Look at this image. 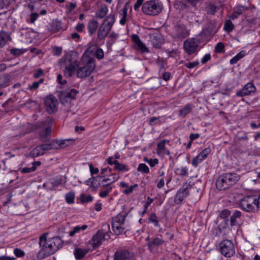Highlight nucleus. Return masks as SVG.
Here are the masks:
<instances>
[{
  "mask_svg": "<svg viewBox=\"0 0 260 260\" xmlns=\"http://www.w3.org/2000/svg\"><path fill=\"white\" fill-rule=\"evenodd\" d=\"M87 253V251L86 249H81L80 248H76L74 251V254L76 259H81L85 256Z\"/></svg>",
  "mask_w": 260,
  "mask_h": 260,
  "instance_id": "nucleus-35",
  "label": "nucleus"
},
{
  "mask_svg": "<svg viewBox=\"0 0 260 260\" xmlns=\"http://www.w3.org/2000/svg\"><path fill=\"white\" fill-rule=\"evenodd\" d=\"M192 107H193L191 104H186L179 111L178 116L179 117H185L187 114L191 112Z\"/></svg>",
  "mask_w": 260,
  "mask_h": 260,
  "instance_id": "nucleus-32",
  "label": "nucleus"
},
{
  "mask_svg": "<svg viewBox=\"0 0 260 260\" xmlns=\"http://www.w3.org/2000/svg\"><path fill=\"white\" fill-rule=\"evenodd\" d=\"M88 33L90 36H92L99 28V22L96 20H90L87 25Z\"/></svg>",
  "mask_w": 260,
  "mask_h": 260,
  "instance_id": "nucleus-28",
  "label": "nucleus"
},
{
  "mask_svg": "<svg viewBox=\"0 0 260 260\" xmlns=\"http://www.w3.org/2000/svg\"><path fill=\"white\" fill-rule=\"evenodd\" d=\"M41 11H40V13L39 14L40 15L44 16V15H46L47 14L48 12H50L49 8L45 4L41 5Z\"/></svg>",
  "mask_w": 260,
  "mask_h": 260,
  "instance_id": "nucleus-55",
  "label": "nucleus"
},
{
  "mask_svg": "<svg viewBox=\"0 0 260 260\" xmlns=\"http://www.w3.org/2000/svg\"><path fill=\"white\" fill-rule=\"evenodd\" d=\"M113 260H132V258L128 250H121L115 253Z\"/></svg>",
  "mask_w": 260,
  "mask_h": 260,
  "instance_id": "nucleus-24",
  "label": "nucleus"
},
{
  "mask_svg": "<svg viewBox=\"0 0 260 260\" xmlns=\"http://www.w3.org/2000/svg\"><path fill=\"white\" fill-rule=\"evenodd\" d=\"M60 66L63 68L64 75L67 77H71L75 74L79 66V61L76 55L67 53L60 59Z\"/></svg>",
  "mask_w": 260,
  "mask_h": 260,
  "instance_id": "nucleus-2",
  "label": "nucleus"
},
{
  "mask_svg": "<svg viewBox=\"0 0 260 260\" xmlns=\"http://www.w3.org/2000/svg\"><path fill=\"white\" fill-rule=\"evenodd\" d=\"M110 238L108 233L105 232L103 230H98L89 241V244L93 249H95L99 248L105 241L108 240Z\"/></svg>",
  "mask_w": 260,
  "mask_h": 260,
  "instance_id": "nucleus-10",
  "label": "nucleus"
},
{
  "mask_svg": "<svg viewBox=\"0 0 260 260\" xmlns=\"http://www.w3.org/2000/svg\"><path fill=\"white\" fill-rule=\"evenodd\" d=\"M114 170L121 172H127L129 170V168L123 163H120L118 161L114 165Z\"/></svg>",
  "mask_w": 260,
  "mask_h": 260,
  "instance_id": "nucleus-36",
  "label": "nucleus"
},
{
  "mask_svg": "<svg viewBox=\"0 0 260 260\" xmlns=\"http://www.w3.org/2000/svg\"><path fill=\"white\" fill-rule=\"evenodd\" d=\"M78 92V91L74 88L61 91L59 95L60 103L64 106L70 105L72 100L75 99Z\"/></svg>",
  "mask_w": 260,
  "mask_h": 260,
  "instance_id": "nucleus-14",
  "label": "nucleus"
},
{
  "mask_svg": "<svg viewBox=\"0 0 260 260\" xmlns=\"http://www.w3.org/2000/svg\"><path fill=\"white\" fill-rule=\"evenodd\" d=\"M46 111L49 114L55 113L57 110L58 101L53 95L47 96L44 100Z\"/></svg>",
  "mask_w": 260,
  "mask_h": 260,
  "instance_id": "nucleus-17",
  "label": "nucleus"
},
{
  "mask_svg": "<svg viewBox=\"0 0 260 260\" xmlns=\"http://www.w3.org/2000/svg\"><path fill=\"white\" fill-rule=\"evenodd\" d=\"M256 194H247L239 200V207L244 211L248 213L255 212L257 210Z\"/></svg>",
  "mask_w": 260,
  "mask_h": 260,
  "instance_id": "nucleus-7",
  "label": "nucleus"
},
{
  "mask_svg": "<svg viewBox=\"0 0 260 260\" xmlns=\"http://www.w3.org/2000/svg\"><path fill=\"white\" fill-rule=\"evenodd\" d=\"M93 197L91 195H81L80 197V201L82 203H89L92 202Z\"/></svg>",
  "mask_w": 260,
  "mask_h": 260,
  "instance_id": "nucleus-52",
  "label": "nucleus"
},
{
  "mask_svg": "<svg viewBox=\"0 0 260 260\" xmlns=\"http://www.w3.org/2000/svg\"><path fill=\"white\" fill-rule=\"evenodd\" d=\"M75 142V140L73 139H68L58 140V143L59 144L60 148H64L67 146H69Z\"/></svg>",
  "mask_w": 260,
  "mask_h": 260,
  "instance_id": "nucleus-42",
  "label": "nucleus"
},
{
  "mask_svg": "<svg viewBox=\"0 0 260 260\" xmlns=\"http://www.w3.org/2000/svg\"><path fill=\"white\" fill-rule=\"evenodd\" d=\"M103 187H105V189L104 190H101L99 193V196L100 197L104 198L107 197L109 193L112 191V187L110 186V183H108L107 184H103Z\"/></svg>",
  "mask_w": 260,
  "mask_h": 260,
  "instance_id": "nucleus-38",
  "label": "nucleus"
},
{
  "mask_svg": "<svg viewBox=\"0 0 260 260\" xmlns=\"http://www.w3.org/2000/svg\"><path fill=\"white\" fill-rule=\"evenodd\" d=\"M149 41L153 47L156 49H159L161 46V41L160 37L158 34H150Z\"/></svg>",
  "mask_w": 260,
  "mask_h": 260,
  "instance_id": "nucleus-29",
  "label": "nucleus"
},
{
  "mask_svg": "<svg viewBox=\"0 0 260 260\" xmlns=\"http://www.w3.org/2000/svg\"><path fill=\"white\" fill-rule=\"evenodd\" d=\"M10 36L9 34L6 31H2L0 32V49L3 48L10 41Z\"/></svg>",
  "mask_w": 260,
  "mask_h": 260,
  "instance_id": "nucleus-31",
  "label": "nucleus"
},
{
  "mask_svg": "<svg viewBox=\"0 0 260 260\" xmlns=\"http://www.w3.org/2000/svg\"><path fill=\"white\" fill-rule=\"evenodd\" d=\"M199 64V62L197 60L193 62H190L185 63L184 66L188 69H193L196 67L198 66Z\"/></svg>",
  "mask_w": 260,
  "mask_h": 260,
  "instance_id": "nucleus-58",
  "label": "nucleus"
},
{
  "mask_svg": "<svg viewBox=\"0 0 260 260\" xmlns=\"http://www.w3.org/2000/svg\"><path fill=\"white\" fill-rule=\"evenodd\" d=\"M219 251L224 257L230 258L235 253V247L233 241L227 239L222 240L219 244Z\"/></svg>",
  "mask_w": 260,
  "mask_h": 260,
  "instance_id": "nucleus-9",
  "label": "nucleus"
},
{
  "mask_svg": "<svg viewBox=\"0 0 260 260\" xmlns=\"http://www.w3.org/2000/svg\"><path fill=\"white\" fill-rule=\"evenodd\" d=\"M77 70V77L79 78H85L89 76L95 68L94 58L84 52L79 61V66Z\"/></svg>",
  "mask_w": 260,
  "mask_h": 260,
  "instance_id": "nucleus-1",
  "label": "nucleus"
},
{
  "mask_svg": "<svg viewBox=\"0 0 260 260\" xmlns=\"http://www.w3.org/2000/svg\"><path fill=\"white\" fill-rule=\"evenodd\" d=\"M240 176L235 172H228L220 175L216 180V186L220 190H225L235 185Z\"/></svg>",
  "mask_w": 260,
  "mask_h": 260,
  "instance_id": "nucleus-3",
  "label": "nucleus"
},
{
  "mask_svg": "<svg viewBox=\"0 0 260 260\" xmlns=\"http://www.w3.org/2000/svg\"><path fill=\"white\" fill-rule=\"evenodd\" d=\"M41 163L40 161H34L32 163V167H25L20 170L22 173H29L35 171L37 167L40 166Z\"/></svg>",
  "mask_w": 260,
  "mask_h": 260,
  "instance_id": "nucleus-33",
  "label": "nucleus"
},
{
  "mask_svg": "<svg viewBox=\"0 0 260 260\" xmlns=\"http://www.w3.org/2000/svg\"><path fill=\"white\" fill-rule=\"evenodd\" d=\"M87 227V225L86 224H84L82 226L77 225L74 227L73 230L69 232V236L70 237H73L76 234L80 233L81 231L85 230Z\"/></svg>",
  "mask_w": 260,
  "mask_h": 260,
  "instance_id": "nucleus-39",
  "label": "nucleus"
},
{
  "mask_svg": "<svg viewBox=\"0 0 260 260\" xmlns=\"http://www.w3.org/2000/svg\"><path fill=\"white\" fill-rule=\"evenodd\" d=\"M189 35V32L186 26L180 23H176L171 31V36L173 38L182 40Z\"/></svg>",
  "mask_w": 260,
  "mask_h": 260,
  "instance_id": "nucleus-12",
  "label": "nucleus"
},
{
  "mask_svg": "<svg viewBox=\"0 0 260 260\" xmlns=\"http://www.w3.org/2000/svg\"><path fill=\"white\" fill-rule=\"evenodd\" d=\"M119 178V174L117 173H113L109 175L108 178H105L103 179L102 181V183L103 182H107L108 181H110L109 183L112 184V183L117 181Z\"/></svg>",
  "mask_w": 260,
  "mask_h": 260,
  "instance_id": "nucleus-43",
  "label": "nucleus"
},
{
  "mask_svg": "<svg viewBox=\"0 0 260 260\" xmlns=\"http://www.w3.org/2000/svg\"><path fill=\"white\" fill-rule=\"evenodd\" d=\"M137 186H138V184H135L133 185H131L130 186H128L125 189H123L122 190V193L125 194H129L131 193H132L134 189L135 188L137 187Z\"/></svg>",
  "mask_w": 260,
  "mask_h": 260,
  "instance_id": "nucleus-54",
  "label": "nucleus"
},
{
  "mask_svg": "<svg viewBox=\"0 0 260 260\" xmlns=\"http://www.w3.org/2000/svg\"><path fill=\"white\" fill-rule=\"evenodd\" d=\"M50 150L60 149L58 140H53L50 143H48Z\"/></svg>",
  "mask_w": 260,
  "mask_h": 260,
  "instance_id": "nucleus-50",
  "label": "nucleus"
},
{
  "mask_svg": "<svg viewBox=\"0 0 260 260\" xmlns=\"http://www.w3.org/2000/svg\"><path fill=\"white\" fill-rule=\"evenodd\" d=\"M94 180H95L94 177H91V178H89L88 180H87V181H86V183L87 185L93 188L95 190L98 187L99 185H100V183L96 184L94 183Z\"/></svg>",
  "mask_w": 260,
  "mask_h": 260,
  "instance_id": "nucleus-51",
  "label": "nucleus"
},
{
  "mask_svg": "<svg viewBox=\"0 0 260 260\" xmlns=\"http://www.w3.org/2000/svg\"><path fill=\"white\" fill-rule=\"evenodd\" d=\"M217 10V6L213 3H208L206 4L205 10L209 15H214Z\"/></svg>",
  "mask_w": 260,
  "mask_h": 260,
  "instance_id": "nucleus-41",
  "label": "nucleus"
},
{
  "mask_svg": "<svg viewBox=\"0 0 260 260\" xmlns=\"http://www.w3.org/2000/svg\"><path fill=\"white\" fill-rule=\"evenodd\" d=\"M43 75H44L43 70L41 69H39L34 72L33 77L34 78L37 79Z\"/></svg>",
  "mask_w": 260,
  "mask_h": 260,
  "instance_id": "nucleus-62",
  "label": "nucleus"
},
{
  "mask_svg": "<svg viewBox=\"0 0 260 260\" xmlns=\"http://www.w3.org/2000/svg\"><path fill=\"white\" fill-rule=\"evenodd\" d=\"M176 174L181 177H186L188 175V168L187 167L182 166L176 169Z\"/></svg>",
  "mask_w": 260,
  "mask_h": 260,
  "instance_id": "nucleus-44",
  "label": "nucleus"
},
{
  "mask_svg": "<svg viewBox=\"0 0 260 260\" xmlns=\"http://www.w3.org/2000/svg\"><path fill=\"white\" fill-rule=\"evenodd\" d=\"M48 240L53 246V248L55 252L61 248L63 245V240L59 236L48 238Z\"/></svg>",
  "mask_w": 260,
  "mask_h": 260,
  "instance_id": "nucleus-26",
  "label": "nucleus"
},
{
  "mask_svg": "<svg viewBox=\"0 0 260 260\" xmlns=\"http://www.w3.org/2000/svg\"><path fill=\"white\" fill-rule=\"evenodd\" d=\"M148 223H152L155 227L159 228V220L155 213H151L148 219Z\"/></svg>",
  "mask_w": 260,
  "mask_h": 260,
  "instance_id": "nucleus-34",
  "label": "nucleus"
},
{
  "mask_svg": "<svg viewBox=\"0 0 260 260\" xmlns=\"http://www.w3.org/2000/svg\"><path fill=\"white\" fill-rule=\"evenodd\" d=\"M256 88L254 84L252 82L246 83L240 90L237 91L236 95L239 97H244L249 95L251 93L255 92Z\"/></svg>",
  "mask_w": 260,
  "mask_h": 260,
  "instance_id": "nucleus-19",
  "label": "nucleus"
},
{
  "mask_svg": "<svg viewBox=\"0 0 260 260\" xmlns=\"http://www.w3.org/2000/svg\"><path fill=\"white\" fill-rule=\"evenodd\" d=\"M192 187L189 185H185L177 191L174 197V201L175 204H181L185 198L188 197L190 194Z\"/></svg>",
  "mask_w": 260,
  "mask_h": 260,
  "instance_id": "nucleus-15",
  "label": "nucleus"
},
{
  "mask_svg": "<svg viewBox=\"0 0 260 260\" xmlns=\"http://www.w3.org/2000/svg\"><path fill=\"white\" fill-rule=\"evenodd\" d=\"M163 8V4L159 0H150L144 3L141 10L146 15L156 16L161 12Z\"/></svg>",
  "mask_w": 260,
  "mask_h": 260,
  "instance_id": "nucleus-6",
  "label": "nucleus"
},
{
  "mask_svg": "<svg viewBox=\"0 0 260 260\" xmlns=\"http://www.w3.org/2000/svg\"><path fill=\"white\" fill-rule=\"evenodd\" d=\"M137 171L142 174H148L150 172L148 167L144 163H141L139 165Z\"/></svg>",
  "mask_w": 260,
  "mask_h": 260,
  "instance_id": "nucleus-46",
  "label": "nucleus"
},
{
  "mask_svg": "<svg viewBox=\"0 0 260 260\" xmlns=\"http://www.w3.org/2000/svg\"><path fill=\"white\" fill-rule=\"evenodd\" d=\"M145 160L149 164L151 167H153L158 164V160L157 158H151L149 160L145 159Z\"/></svg>",
  "mask_w": 260,
  "mask_h": 260,
  "instance_id": "nucleus-61",
  "label": "nucleus"
},
{
  "mask_svg": "<svg viewBox=\"0 0 260 260\" xmlns=\"http://www.w3.org/2000/svg\"><path fill=\"white\" fill-rule=\"evenodd\" d=\"M199 47V42L194 38H190L186 40L183 44V48L185 51L188 54H193Z\"/></svg>",
  "mask_w": 260,
  "mask_h": 260,
  "instance_id": "nucleus-18",
  "label": "nucleus"
},
{
  "mask_svg": "<svg viewBox=\"0 0 260 260\" xmlns=\"http://www.w3.org/2000/svg\"><path fill=\"white\" fill-rule=\"evenodd\" d=\"M171 77H172V75H171V73L168 72H166L164 73L161 76L162 79L166 82L170 80V79H171Z\"/></svg>",
  "mask_w": 260,
  "mask_h": 260,
  "instance_id": "nucleus-63",
  "label": "nucleus"
},
{
  "mask_svg": "<svg viewBox=\"0 0 260 260\" xmlns=\"http://www.w3.org/2000/svg\"><path fill=\"white\" fill-rule=\"evenodd\" d=\"M76 4L73 3H70L68 5H67L66 8L67 10V12H71L76 8Z\"/></svg>",
  "mask_w": 260,
  "mask_h": 260,
  "instance_id": "nucleus-59",
  "label": "nucleus"
},
{
  "mask_svg": "<svg viewBox=\"0 0 260 260\" xmlns=\"http://www.w3.org/2000/svg\"><path fill=\"white\" fill-rule=\"evenodd\" d=\"M211 152L210 148H206L199 153L195 157L193 158L191 161V165L197 168L199 164L205 159Z\"/></svg>",
  "mask_w": 260,
  "mask_h": 260,
  "instance_id": "nucleus-20",
  "label": "nucleus"
},
{
  "mask_svg": "<svg viewBox=\"0 0 260 260\" xmlns=\"http://www.w3.org/2000/svg\"><path fill=\"white\" fill-rule=\"evenodd\" d=\"M85 25L83 23H78L75 26V30L79 32L83 31Z\"/></svg>",
  "mask_w": 260,
  "mask_h": 260,
  "instance_id": "nucleus-64",
  "label": "nucleus"
},
{
  "mask_svg": "<svg viewBox=\"0 0 260 260\" xmlns=\"http://www.w3.org/2000/svg\"><path fill=\"white\" fill-rule=\"evenodd\" d=\"M119 14L122 16V18L119 21V23L124 25L126 22V17L127 15V9L126 7H124L119 11Z\"/></svg>",
  "mask_w": 260,
  "mask_h": 260,
  "instance_id": "nucleus-40",
  "label": "nucleus"
},
{
  "mask_svg": "<svg viewBox=\"0 0 260 260\" xmlns=\"http://www.w3.org/2000/svg\"><path fill=\"white\" fill-rule=\"evenodd\" d=\"M66 201L68 204H73L75 202V194L74 192H70L65 196Z\"/></svg>",
  "mask_w": 260,
  "mask_h": 260,
  "instance_id": "nucleus-48",
  "label": "nucleus"
},
{
  "mask_svg": "<svg viewBox=\"0 0 260 260\" xmlns=\"http://www.w3.org/2000/svg\"><path fill=\"white\" fill-rule=\"evenodd\" d=\"M146 241H147V246L148 249L153 253H157L158 251V247L163 245L165 243L161 235L155 236L151 238L148 237Z\"/></svg>",
  "mask_w": 260,
  "mask_h": 260,
  "instance_id": "nucleus-13",
  "label": "nucleus"
},
{
  "mask_svg": "<svg viewBox=\"0 0 260 260\" xmlns=\"http://www.w3.org/2000/svg\"><path fill=\"white\" fill-rule=\"evenodd\" d=\"M31 32L26 30H20L17 31V37L18 40L23 43H30L32 41V38L31 36Z\"/></svg>",
  "mask_w": 260,
  "mask_h": 260,
  "instance_id": "nucleus-22",
  "label": "nucleus"
},
{
  "mask_svg": "<svg viewBox=\"0 0 260 260\" xmlns=\"http://www.w3.org/2000/svg\"><path fill=\"white\" fill-rule=\"evenodd\" d=\"M30 154L34 157H37L44 154L41 145L34 148L30 152Z\"/></svg>",
  "mask_w": 260,
  "mask_h": 260,
  "instance_id": "nucleus-45",
  "label": "nucleus"
},
{
  "mask_svg": "<svg viewBox=\"0 0 260 260\" xmlns=\"http://www.w3.org/2000/svg\"><path fill=\"white\" fill-rule=\"evenodd\" d=\"M166 142H169V141L165 139L157 143L156 149L157 154L158 155L162 157L164 156L165 155H167L168 156H169V158L170 159H172L173 157L171 156V153L170 151L168 149H167L165 146Z\"/></svg>",
  "mask_w": 260,
  "mask_h": 260,
  "instance_id": "nucleus-21",
  "label": "nucleus"
},
{
  "mask_svg": "<svg viewBox=\"0 0 260 260\" xmlns=\"http://www.w3.org/2000/svg\"><path fill=\"white\" fill-rule=\"evenodd\" d=\"M115 21L116 18L114 14H110L106 16L98 29L97 38L99 40L102 41L106 39L111 30Z\"/></svg>",
  "mask_w": 260,
  "mask_h": 260,
  "instance_id": "nucleus-4",
  "label": "nucleus"
},
{
  "mask_svg": "<svg viewBox=\"0 0 260 260\" xmlns=\"http://www.w3.org/2000/svg\"><path fill=\"white\" fill-rule=\"evenodd\" d=\"M108 12V8L106 5L102 6L95 13V16L98 19L105 18Z\"/></svg>",
  "mask_w": 260,
  "mask_h": 260,
  "instance_id": "nucleus-30",
  "label": "nucleus"
},
{
  "mask_svg": "<svg viewBox=\"0 0 260 260\" xmlns=\"http://www.w3.org/2000/svg\"><path fill=\"white\" fill-rule=\"evenodd\" d=\"M242 216V213L241 211H235L230 217V225L232 227L237 226L241 220Z\"/></svg>",
  "mask_w": 260,
  "mask_h": 260,
  "instance_id": "nucleus-27",
  "label": "nucleus"
},
{
  "mask_svg": "<svg viewBox=\"0 0 260 260\" xmlns=\"http://www.w3.org/2000/svg\"><path fill=\"white\" fill-rule=\"evenodd\" d=\"M62 29V23L60 21L53 19L48 25V30L52 34L60 31Z\"/></svg>",
  "mask_w": 260,
  "mask_h": 260,
  "instance_id": "nucleus-25",
  "label": "nucleus"
},
{
  "mask_svg": "<svg viewBox=\"0 0 260 260\" xmlns=\"http://www.w3.org/2000/svg\"><path fill=\"white\" fill-rule=\"evenodd\" d=\"M52 52L54 55L59 56L61 55L62 52V48L59 47H54L52 49Z\"/></svg>",
  "mask_w": 260,
  "mask_h": 260,
  "instance_id": "nucleus-60",
  "label": "nucleus"
},
{
  "mask_svg": "<svg viewBox=\"0 0 260 260\" xmlns=\"http://www.w3.org/2000/svg\"><path fill=\"white\" fill-rule=\"evenodd\" d=\"M234 28V25L230 20L225 21L224 24V29L225 31L230 33L232 32Z\"/></svg>",
  "mask_w": 260,
  "mask_h": 260,
  "instance_id": "nucleus-47",
  "label": "nucleus"
},
{
  "mask_svg": "<svg viewBox=\"0 0 260 260\" xmlns=\"http://www.w3.org/2000/svg\"><path fill=\"white\" fill-rule=\"evenodd\" d=\"M231 214V211L229 209H224L220 214V216L222 219L228 218Z\"/></svg>",
  "mask_w": 260,
  "mask_h": 260,
  "instance_id": "nucleus-57",
  "label": "nucleus"
},
{
  "mask_svg": "<svg viewBox=\"0 0 260 260\" xmlns=\"http://www.w3.org/2000/svg\"><path fill=\"white\" fill-rule=\"evenodd\" d=\"M86 52L93 53L95 57L99 60H101L104 57V52L102 48H98L96 45H91L86 49Z\"/></svg>",
  "mask_w": 260,
  "mask_h": 260,
  "instance_id": "nucleus-23",
  "label": "nucleus"
},
{
  "mask_svg": "<svg viewBox=\"0 0 260 260\" xmlns=\"http://www.w3.org/2000/svg\"><path fill=\"white\" fill-rule=\"evenodd\" d=\"M48 233H44L39 238V244L41 249L37 254V257L39 259H44L55 252L53 248V246L50 244L48 240Z\"/></svg>",
  "mask_w": 260,
  "mask_h": 260,
  "instance_id": "nucleus-5",
  "label": "nucleus"
},
{
  "mask_svg": "<svg viewBox=\"0 0 260 260\" xmlns=\"http://www.w3.org/2000/svg\"><path fill=\"white\" fill-rule=\"evenodd\" d=\"M224 49V45L222 42L218 43L215 47V52L217 53L222 52Z\"/></svg>",
  "mask_w": 260,
  "mask_h": 260,
  "instance_id": "nucleus-53",
  "label": "nucleus"
},
{
  "mask_svg": "<svg viewBox=\"0 0 260 260\" xmlns=\"http://www.w3.org/2000/svg\"><path fill=\"white\" fill-rule=\"evenodd\" d=\"M44 81L43 78L40 79L38 81H35L32 83L31 85H29L28 89L31 91H33L36 89H37L40 84L42 83Z\"/></svg>",
  "mask_w": 260,
  "mask_h": 260,
  "instance_id": "nucleus-49",
  "label": "nucleus"
},
{
  "mask_svg": "<svg viewBox=\"0 0 260 260\" xmlns=\"http://www.w3.org/2000/svg\"><path fill=\"white\" fill-rule=\"evenodd\" d=\"M144 0H137L134 5V9L135 11H139L141 7L144 4Z\"/></svg>",
  "mask_w": 260,
  "mask_h": 260,
  "instance_id": "nucleus-56",
  "label": "nucleus"
},
{
  "mask_svg": "<svg viewBox=\"0 0 260 260\" xmlns=\"http://www.w3.org/2000/svg\"><path fill=\"white\" fill-rule=\"evenodd\" d=\"M50 119H47L38 124V126L42 128L39 132V139L42 142H47L51 137V126L50 125Z\"/></svg>",
  "mask_w": 260,
  "mask_h": 260,
  "instance_id": "nucleus-11",
  "label": "nucleus"
},
{
  "mask_svg": "<svg viewBox=\"0 0 260 260\" xmlns=\"http://www.w3.org/2000/svg\"><path fill=\"white\" fill-rule=\"evenodd\" d=\"M127 215L126 212L122 211L112 218V228L115 235H119L124 230V221Z\"/></svg>",
  "mask_w": 260,
  "mask_h": 260,
  "instance_id": "nucleus-8",
  "label": "nucleus"
},
{
  "mask_svg": "<svg viewBox=\"0 0 260 260\" xmlns=\"http://www.w3.org/2000/svg\"><path fill=\"white\" fill-rule=\"evenodd\" d=\"M246 54L247 53L245 51H241L237 54L236 56L230 59V63L232 65L237 63L239 60L243 58Z\"/></svg>",
  "mask_w": 260,
  "mask_h": 260,
  "instance_id": "nucleus-37",
  "label": "nucleus"
},
{
  "mask_svg": "<svg viewBox=\"0 0 260 260\" xmlns=\"http://www.w3.org/2000/svg\"><path fill=\"white\" fill-rule=\"evenodd\" d=\"M131 39L134 43L133 48L136 50L140 52L142 54L149 52V49L141 40L139 36L136 34H133Z\"/></svg>",
  "mask_w": 260,
  "mask_h": 260,
  "instance_id": "nucleus-16",
  "label": "nucleus"
}]
</instances>
